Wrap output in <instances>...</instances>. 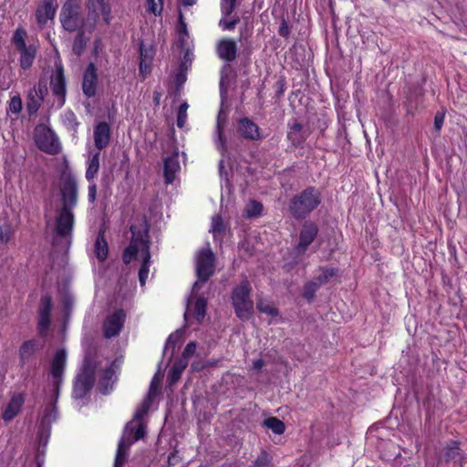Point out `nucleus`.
Returning <instances> with one entry per match:
<instances>
[{
    "label": "nucleus",
    "mask_w": 467,
    "mask_h": 467,
    "mask_svg": "<svg viewBox=\"0 0 467 467\" xmlns=\"http://www.w3.org/2000/svg\"><path fill=\"white\" fill-rule=\"evenodd\" d=\"M24 402L25 399L22 393L14 394L3 412V420L5 421L12 420L19 413Z\"/></svg>",
    "instance_id": "cd10ccee"
},
{
    "label": "nucleus",
    "mask_w": 467,
    "mask_h": 467,
    "mask_svg": "<svg viewBox=\"0 0 467 467\" xmlns=\"http://www.w3.org/2000/svg\"><path fill=\"white\" fill-rule=\"evenodd\" d=\"M184 333L183 328L177 329L175 332L171 333L168 339H170V342H174L175 344L182 340V335Z\"/></svg>",
    "instance_id": "680f3d73"
},
{
    "label": "nucleus",
    "mask_w": 467,
    "mask_h": 467,
    "mask_svg": "<svg viewBox=\"0 0 467 467\" xmlns=\"http://www.w3.org/2000/svg\"><path fill=\"white\" fill-rule=\"evenodd\" d=\"M140 65L139 71L142 78L145 79L150 72L151 64L155 56V49L150 46L146 47L143 41L139 44Z\"/></svg>",
    "instance_id": "b1692460"
},
{
    "label": "nucleus",
    "mask_w": 467,
    "mask_h": 467,
    "mask_svg": "<svg viewBox=\"0 0 467 467\" xmlns=\"http://www.w3.org/2000/svg\"><path fill=\"white\" fill-rule=\"evenodd\" d=\"M286 88V83L285 78H280L275 83V98L280 99L283 97Z\"/></svg>",
    "instance_id": "13d9d810"
},
{
    "label": "nucleus",
    "mask_w": 467,
    "mask_h": 467,
    "mask_svg": "<svg viewBox=\"0 0 467 467\" xmlns=\"http://www.w3.org/2000/svg\"><path fill=\"white\" fill-rule=\"evenodd\" d=\"M216 53L222 60L233 62L236 58L237 45L232 38H222L216 45Z\"/></svg>",
    "instance_id": "a878e982"
},
{
    "label": "nucleus",
    "mask_w": 467,
    "mask_h": 467,
    "mask_svg": "<svg viewBox=\"0 0 467 467\" xmlns=\"http://www.w3.org/2000/svg\"><path fill=\"white\" fill-rule=\"evenodd\" d=\"M240 19L239 17H234V19L232 20H220V23H219V26L223 29V30H229V31H232L235 28L236 25L239 23Z\"/></svg>",
    "instance_id": "864d4df0"
},
{
    "label": "nucleus",
    "mask_w": 467,
    "mask_h": 467,
    "mask_svg": "<svg viewBox=\"0 0 467 467\" xmlns=\"http://www.w3.org/2000/svg\"><path fill=\"white\" fill-rule=\"evenodd\" d=\"M189 361L185 358H178L168 374L169 386L176 384L182 377L183 370L187 368Z\"/></svg>",
    "instance_id": "473e14b6"
},
{
    "label": "nucleus",
    "mask_w": 467,
    "mask_h": 467,
    "mask_svg": "<svg viewBox=\"0 0 467 467\" xmlns=\"http://www.w3.org/2000/svg\"><path fill=\"white\" fill-rule=\"evenodd\" d=\"M211 232L213 234L214 237L216 234H220L225 232V225L220 214L213 217Z\"/></svg>",
    "instance_id": "c03bdc74"
},
{
    "label": "nucleus",
    "mask_w": 467,
    "mask_h": 467,
    "mask_svg": "<svg viewBox=\"0 0 467 467\" xmlns=\"http://www.w3.org/2000/svg\"><path fill=\"white\" fill-rule=\"evenodd\" d=\"M187 109H188V104L186 102H183L180 105L179 109H178V113H177V126L179 128H182L186 122V119H187Z\"/></svg>",
    "instance_id": "09e8293b"
},
{
    "label": "nucleus",
    "mask_w": 467,
    "mask_h": 467,
    "mask_svg": "<svg viewBox=\"0 0 467 467\" xmlns=\"http://www.w3.org/2000/svg\"><path fill=\"white\" fill-rule=\"evenodd\" d=\"M26 30L19 26L15 30L11 40L20 53L19 65L24 70L29 69L33 66L37 53V47L35 45H26Z\"/></svg>",
    "instance_id": "0eeeda50"
},
{
    "label": "nucleus",
    "mask_w": 467,
    "mask_h": 467,
    "mask_svg": "<svg viewBox=\"0 0 467 467\" xmlns=\"http://www.w3.org/2000/svg\"><path fill=\"white\" fill-rule=\"evenodd\" d=\"M147 11L155 16H160L163 8V0H148Z\"/></svg>",
    "instance_id": "de8ad7c7"
},
{
    "label": "nucleus",
    "mask_w": 467,
    "mask_h": 467,
    "mask_svg": "<svg viewBox=\"0 0 467 467\" xmlns=\"http://www.w3.org/2000/svg\"><path fill=\"white\" fill-rule=\"evenodd\" d=\"M98 68L93 62L88 63L83 73L82 91L87 98H93L97 93Z\"/></svg>",
    "instance_id": "aec40b11"
},
{
    "label": "nucleus",
    "mask_w": 467,
    "mask_h": 467,
    "mask_svg": "<svg viewBox=\"0 0 467 467\" xmlns=\"http://www.w3.org/2000/svg\"><path fill=\"white\" fill-rule=\"evenodd\" d=\"M160 383H161V379H158V373H157V374H155V376L151 379V382H150L148 393H151V394L156 395L157 394V389H158V388L160 386Z\"/></svg>",
    "instance_id": "052dcab7"
},
{
    "label": "nucleus",
    "mask_w": 467,
    "mask_h": 467,
    "mask_svg": "<svg viewBox=\"0 0 467 467\" xmlns=\"http://www.w3.org/2000/svg\"><path fill=\"white\" fill-rule=\"evenodd\" d=\"M99 150L94 153L91 158L89 159L88 168L86 170V179L88 182H91L94 181V178L96 177L99 169Z\"/></svg>",
    "instance_id": "c9c22d12"
},
{
    "label": "nucleus",
    "mask_w": 467,
    "mask_h": 467,
    "mask_svg": "<svg viewBox=\"0 0 467 467\" xmlns=\"http://www.w3.org/2000/svg\"><path fill=\"white\" fill-rule=\"evenodd\" d=\"M148 411H149L148 410H146L145 408L140 406L136 410V412L133 416V420H141L144 418V416L148 413Z\"/></svg>",
    "instance_id": "e2e57ef3"
},
{
    "label": "nucleus",
    "mask_w": 467,
    "mask_h": 467,
    "mask_svg": "<svg viewBox=\"0 0 467 467\" xmlns=\"http://www.w3.org/2000/svg\"><path fill=\"white\" fill-rule=\"evenodd\" d=\"M236 132L240 138L245 140L256 141L263 138L258 125L248 117H243L237 120Z\"/></svg>",
    "instance_id": "f3484780"
},
{
    "label": "nucleus",
    "mask_w": 467,
    "mask_h": 467,
    "mask_svg": "<svg viewBox=\"0 0 467 467\" xmlns=\"http://www.w3.org/2000/svg\"><path fill=\"white\" fill-rule=\"evenodd\" d=\"M272 457L265 451H262L257 456L252 467H271Z\"/></svg>",
    "instance_id": "37998d69"
},
{
    "label": "nucleus",
    "mask_w": 467,
    "mask_h": 467,
    "mask_svg": "<svg viewBox=\"0 0 467 467\" xmlns=\"http://www.w3.org/2000/svg\"><path fill=\"white\" fill-rule=\"evenodd\" d=\"M322 203V192L316 186H307L288 202V212L297 221L306 219Z\"/></svg>",
    "instance_id": "f03ea898"
},
{
    "label": "nucleus",
    "mask_w": 467,
    "mask_h": 467,
    "mask_svg": "<svg viewBox=\"0 0 467 467\" xmlns=\"http://www.w3.org/2000/svg\"><path fill=\"white\" fill-rule=\"evenodd\" d=\"M142 262L140 265V267L139 269V281L141 286H143L146 284V280L149 276L150 272V251H147V249H144V253L141 254Z\"/></svg>",
    "instance_id": "f704fd0d"
},
{
    "label": "nucleus",
    "mask_w": 467,
    "mask_h": 467,
    "mask_svg": "<svg viewBox=\"0 0 467 467\" xmlns=\"http://www.w3.org/2000/svg\"><path fill=\"white\" fill-rule=\"evenodd\" d=\"M12 232L8 224L0 225V242L6 244L10 241Z\"/></svg>",
    "instance_id": "3c124183"
},
{
    "label": "nucleus",
    "mask_w": 467,
    "mask_h": 467,
    "mask_svg": "<svg viewBox=\"0 0 467 467\" xmlns=\"http://www.w3.org/2000/svg\"><path fill=\"white\" fill-rule=\"evenodd\" d=\"M180 171L178 155L172 154L163 160V176L166 184H171L176 177V172Z\"/></svg>",
    "instance_id": "c85d7f7f"
},
{
    "label": "nucleus",
    "mask_w": 467,
    "mask_h": 467,
    "mask_svg": "<svg viewBox=\"0 0 467 467\" xmlns=\"http://www.w3.org/2000/svg\"><path fill=\"white\" fill-rule=\"evenodd\" d=\"M36 146L49 155H57L62 151V145L57 133L46 124H38L33 131Z\"/></svg>",
    "instance_id": "423d86ee"
},
{
    "label": "nucleus",
    "mask_w": 467,
    "mask_h": 467,
    "mask_svg": "<svg viewBox=\"0 0 467 467\" xmlns=\"http://www.w3.org/2000/svg\"><path fill=\"white\" fill-rule=\"evenodd\" d=\"M445 119V112L443 111H437L434 116V129L437 132H440Z\"/></svg>",
    "instance_id": "5fc2aeb1"
},
{
    "label": "nucleus",
    "mask_w": 467,
    "mask_h": 467,
    "mask_svg": "<svg viewBox=\"0 0 467 467\" xmlns=\"http://www.w3.org/2000/svg\"><path fill=\"white\" fill-rule=\"evenodd\" d=\"M196 343L194 341L189 342L180 358H185L186 360L189 361V358L194 354L196 351Z\"/></svg>",
    "instance_id": "4d7b16f0"
},
{
    "label": "nucleus",
    "mask_w": 467,
    "mask_h": 467,
    "mask_svg": "<svg viewBox=\"0 0 467 467\" xmlns=\"http://www.w3.org/2000/svg\"><path fill=\"white\" fill-rule=\"evenodd\" d=\"M185 81H186L185 75H183L182 73H179V74L176 75V77H175V83H176L177 86L182 85Z\"/></svg>",
    "instance_id": "774afa93"
},
{
    "label": "nucleus",
    "mask_w": 467,
    "mask_h": 467,
    "mask_svg": "<svg viewBox=\"0 0 467 467\" xmlns=\"http://www.w3.org/2000/svg\"><path fill=\"white\" fill-rule=\"evenodd\" d=\"M50 418L49 416L43 417L38 427V449L37 452L44 454L45 447L47 444L49 435H50Z\"/></svg>",
    "instance_id": "7c9ffc66"
},
{
    "label": "nucleus",
    "mask_w": 467,
    "mask_h": 467,
    "mask_svg": "<svg viewBox=\"0 0 467 467\" xmlns=\"http://www.w3.org/2000/svg\"><path fill=\"white\" fill-rule=\"evenodd\" d=\"M130 232L131 234L130 244L122 253V260L126 265L136 260L140 251V254L144 253V249L150 251V223L145 216L139 223L131 224Z\"/></svg>",
    "instance_id": "20e7f679"
},
{
    "label": "nucleus",
    "mask_w": 467,
    "mask_h": 467,
    "mask_svg": "<svg viewBox=\"0 0 467 467\" xmlns=\"http://www.w3.org/2000/svg\"><path fill=\"white\" fill-rule=\"evenodd\" d=\"M256 307L259 312L267 314L273 317L279 316V310L269 303L264 302L262 299H259L256 303Z\"/></svg>",
    "instance_id": "ea45409f"
},
{
    "label": "nucleus",
    "mask_w": 467,
    "mask_h": 467,
    "mask_svg": "<svg viewBox=\"0 0 467 467\" xmlns=\"http://www.w3.org/2000/svg\"><path fill=\"white\" fill-rule=\"evenodd\" d=\"M196 295L190 294L187 297L184 319L187 320L189 313L192 312V316L198 324H202L206 315L207 300L202 296L197 297Z\"/></svg>",
    "instance_id": "a211bd4d"
},
{
    "label": "nucleus",
    "mask_w": 467,
    "mask_h": 467,
    "mask_svg": "<svg viewBox=\"0 0 467 467\" xmlns=\"http://www.w3.org/2000/svg\"><path fill=\"white\" fill-rule=\"evenodd\" d=\"M126 313L122 308L114 311L104 324V336L107 338L119 334L125 322Z\"/></svg>",
    "instance_id": "412c9836"
},
{
    "label": "nucleus",
    "mask_w": 467,
    "mask_h": 467,
    "mask_svg": "<svg viewBox=\"0 0 467 467\" xmlns=\"http://www.w3.org/2000/svg\"><path fill=\"white\" fill-rule=\"evenodd\" d=\"M74 299L70 294H65V296L62 300L64 312L67 316H68L72 310Z\"/></svg>",
    "instance_id": "6e6d98bb"
},
{
    "label": "nucleus",
    "mask_w": 467,
    "mask_h": 467,
    "mask_svg": "<svg viewBox=\"0 0 467 467\" xmlns=\"http://www.w3.org/2000/svg\"><path fill=\"white\" fill-rule=\"evenodd\" d=\"M63 125L69 131L77 132L79 122L76 114L72 110H67L62 117Z\"/></svg>",
    "instance_id": "4c0bfd02"
},
{
    "label": "nucleus",
    "mask_w": 467,
    "mask_h": 467,
    "mask_svg": "<svg viewBox=\"0 0 467 467\" xmlns=\"http://www.w3.org/2000/svg\"><path fill=\"white\" fill-rule=\"evenodd\" d=\"M105 234V228H100L94 244V254L99 262L106 261L109 255V244Z\"/></svg>",
    "instance_id": "c756f323"
},
{
    "label": "nucleus",
    "mask_w": 467,
    "mask_h": 467,
    "mask_svg": "<svg viewBox=\"0 0 467 467\" xmlns=\"http://www.w3.org/2000/svg\"><path fill=\"white\" fill-rule=\"evenodd\" d=\"M232 303L236 317L243 322L249 320L254 315V301L250 294H232Z\"/></svg>",
    "instance_id": "2eb2a0df"
},
{
    "label": "nucleus",
    "mask_w": 467,
    "mask_h": 467,
    "mask_svg": "<svg viewBox=\"0 0 467 467\" xmlns=\"http://www.w3.org/2000/svg\"><path fill=\"white\" fill-rule=\"evenodd\" d=\"M88 190V202L90 203H93L95 202V200H96V197H97V185L94 182V181L89 182Z\"/></svg>",
    "instance_id": "bf43d9fd"
},
{
    "label": "nucleus",
    "mask_w": 467,
    "mask_h": 467,
    "mask_svg": "<svg viewBox=\"0 0 467 467\" xmlns=\"http://www.w3.org/2000/svg\"><path fill=\"white\" fill-rule=\"evenodd\" d=\"M154 396H155L154 394L148 393V395L145 397V399L143 400L140 406L149 410L152 404Z\"/></svg>",
    "instance_id": "69168bd1"
},
{
    "label": "nucleus",
    "mask_w": 467,
    "mask_h": 467,
    "mask_svg": "<svg viewBox=\"0 0 467 467\" xmlns=\"http://www.w3.org/2000/svg\"><path fill=\"white\" fill-rule=\"evenodd\" d=\"M175 343L174 342H170V339L167 338L166 340V344H165V347H164V350H163V355H165L170 349L171 350V358H173V355H174V352H175Z\"/></svg>",
    "instance_id": "0e129e2a"
},
{
    "label": "nucleus",
    "mask_w": 467,
    "mask_h": 467,
    "mask_svg": "<svg viewBox=\"0 0 467 467\" xmlns=\"http://www.w3.org/2000/svg\"><path fill=\"white\" fill-rule=\"evenodd\" d=\"M23 103L19 94L13 96L8 102V111L13 114H19L22 111Z\"/></svg>",
    "instance_id": "79ce46f5"
},
{
    "label": "nucleus",
    "mask_w": 467,
    "mask_h": 467,
    "mask_svg": "<svg viewBox=\"0 0 467 467\" xmlns=\"http://www.w3.org/2000/svg\"><path fill=\"white\" fill-rule=\"evenodd\" d=\"M113 375H114V370L110 367L107 368L104 370L103 375L99 381V389L102 394L106 395L109 392V388L107 386H104V381L109 382L110 379H112Z\"/></svg>",
    "instance_id": "a19ab883"
},
{
    "label": "nucleus",
    "mask_w": 467,
    "mask_h": 467,
    "mask_svg": "<svg viewBox=\"0 0 467 467\" xmlns=\"http://www.w3.org/2000/svg\"><path fill=\"white\" fill-rule=\"evenodd\" d=\"M88 14L92 18H95L97 24L99 17V13L102 16V19L106 25H109L111 16V6L108 0H88L87 2Z\"/></svg>",
    "instance_id": "6ab92c4d"
},
{
    "label": "nucleus",
    "mask_w": 467,
    "mask_h": 467,
    "mask_svg": "<svg viewBox=\"0 0 467 467\" xmlns=\"http://www.w3.org/2000/svg\"><path fill=\"white\" fill-rule=\"evenodd\" d=\"M52 310V299L49 295L42 296L39 305L38 333L45 337L50 327V313Z\"/></svg>",
    "instance_id": "4be33fe9"
},
{
    "label": "nucleus",
    "mask_w": 467,
    "mask_h": 467,
    "mask_svg": "<svg viewBox=\"0 0 467 467\" xmlns=\"http://www.w3.org/2000/svg\"><path fill=\"white\" fill-rule=\"evenodd\" d=\"M110 141V127L108 122L100 121L94 128V144L99 150L107 148Z\"/></svg>",
    "instance_id": "bb28decb"
},
{
    "label": "nucleus",
    "mask_w": 467,
    "mask_h": 467,
    "mask_svg": "<svg viewBox=\"0 0 467 467\" xmlns=\"http://www.w3.org/2000/svg\"><path fill=\"white\" fill-rule=\"evenodd\" d=\"M42 348L43 344L38 339L32 338L24 341L18 349L19 366L24 368Z\"/></svg>",
    "instance_id": "5701e85b"
},
{
    "label": "nucleus",
    "mask_w": 467,
    "mask_h": 467,
    "mask_svg": "<svg viewBox=\"0 0 467 467\" xmlns=\"http://www.w3.org/2000/svg\"><path fill=\"white\" fill-rule=\"evenodd\" d=\"M67 362V351L65 348L57 349L50 362V376L52 379L51 392L58 399L60 388L63 382V375Z\"/></svg>",
    "instance_id": "9d476101"
},
{
    "label": "nucleus",
    "mask_w": 467,
    "mask_h": 467,
    "mask_svg": "<svg viewBox=\"0 0 467 467\" xmlns=\"http://www.w3.org/2000/svg\"><path fill=\"white\" fill-rule=\"evenodd\" d=\"M59 22L62 29L68 33L94 30L97 25L95 18L83 7L82 0H66L60 9Z\"/></svg>",
    "instance_id": "f257e3e1"
},
{
    "label": "nucleus",
    "mask_w": 467,
    "mask_h": 467,
    "mask_svg": "<svg viewBox=\"0 0 467 467\" xmlns=\"http://www.w3.org/2000/svg\"><path fill=\"white\" fill-rule=\"evenodd\" d=\"M94 30H80L75 31L76 36L72 41V52L77 57H80L86 47L88 42L89 41V37L87 36V34H91Z\"/></svg>",
    "instance_id": "2f4dec72"
},
{
    "label": "nucleus",
    "mask_w": 467,
    "mask_h": 467,
    "mask_svg": "<svg viewBox=\"0 0 467 467\" xmlns=\"http://www.w3.org/2000/svg\"><path fill=\"white\" fill-rule=\"evenodd\" d=\"M214 273V254L210 249L200 252L196 263L197 281L193 284L192 292L201 288L200 284H204Z\"/></svg>",
    "instance_id": "1a4fd4ad"
},
{
    "label": "nucleus",
    "mask_w": 467,
    "mask_h": 467,
    "mask_svg": "<svg viewBox=\"0 0 467 467\" xmlns=\"http://www.w3.org/2000/svg\"><path fill=\"white\" fill-rule=\"evenodd\" d=\"M49 87L58 107H63L66 103L67 82L60 57H57L55 60L54 68L51 70L49 77Z\"/></svg>",
    "instance_id": "6e6552de"
},
{
    "label": "nucleus",
    "mask_w": 467,
    "mask_h": 467,
    "mask_svg": "<svg viewBox=\"0 0 467 467\" xmlns=\"http://www.w3.org/2000/svg\"><path fill=\"white\" fill-rule=\"evenodd\" d=\"M264 206L260 202L252 200L246 206L245 215L248 218H254L261 215Z\"/></svg>",
    "instance_id": "58836bf2"
},
{
    "label": "nucleus",
    "mask_w": 467,
    "mask_h": 467,
    "mask_svg": "<svg viewBox=\"0 0 467 467\" xmlns=\"http://www.w3.org/2000/svg\"><path fill=\"white\" fill-rule=\"evenodd\" d=\"M318 232V226L313 221H306L302 224L299 232L298 243L294 247L297 255H303L306 254L310 244L317 237Z\"/></svg>",
    "instance_id": "9b49d317"
},
{
    "label": "nucleus",
    "mask_w": 467,
    "mask_h": 467,
    "mask_svg": "<svg viewBox=\"0 0 467 467\" xmlns=\"http://www.w3.org/2000/svg\"><path fill=\"white\" fill-rule=\"evenodd\" d=\"M286 140L290 142L291 148L303 149L306 140L310 135L308 129L300 123L296 119H291L287 123Z\"/></svg>",
    "instance_id": "f8f14e48"
},
{
    "label": "nucleus",
    "mask_w": 467,
    "mask_h": 467,
    "mask_svg": "<svg viewBox=\"0 0 467 467\" xmlns=\"http://www.w3.org/2000/svg\"><path fill=\"white\" fill-rule=\"evenodd\" d=\"M51 395H52L53 400L50 403V405L46 408L45 413L43 415V417L49 416L50 425L52 424V422H54L57 420V400H56V397L53 395L52 392H51Z\"/></svg>",
    "instance_id": "49530a36"
},
{
    "label": "nucleus",
    "mask_w": 467,
    "mask_h": 467,
    "mask_svg": "<svg viewBox=\"0 0 467 467\" xmlns=\"http://www.w3.org/2000/svg\"><path fill=\"white\" fill-rule=\"evenodd\" d=\"M44 99L38 96L35 90H29L26 95V111L29 117L35 116L39 110Z\"/></svg>",
    "instance_id": "72a5a7b5"
},
{
    "label": "nucleus",
    "mask_w": 467,
    "mask_h": 467,
    "mask_svg": "<svg viewBox=\"0 0 467 467\" xmlns=\"http://www.w3.org/2000/svg\"><path fill=\"white\" fill-rule=\"evenodd\" d=\"M98 365L97 350L90 347L85 352L81 371L75 378L73 397L76 400L83 399L94 387Z\"/></svg>",
    "instance_id": "7ed1b4c3"
},
{
    "label": "nucleus",
    "mask_w": 467,
    "mask_h": 467,
    "mask_svg": "<svg viewBox=\"0 0 467 467\" xmlns=\"http://www.w3.org/2000/svg\"><path fill=\"white\" fill-rule=\"evenodd\" d=\"M251 286L248 282L243 283L240 287H236L233 292H250Z\"/></svg>",
    "instance_id": "338daca9"
},
{
    "label": "nucleus",
    "mask_w": 467,
    "mask_h": 467,
    "mask_svg": "<svg viewBox=\"0 0 467 467\" xmlns=\"http://www.w3.org/2000/svg\"><path fill=\"white\" fill-rule=\"evenodd\" d=\"M78 183L74 176L68 175L66 177L62 183L61 188V202L62 206L70 210H74L78 204Z\"/></svg>",
    "instance_id": "dca6fc26"
},
{
    "label": "nucleus",
    "mask_w": 467,
    "mask_h": 467,
    "mask_svg": "<svg viewBox=\"0 0 467 467\" xmlns=\"http://www.w3.org/2000/svg\"><path fill=\"white\" fill-rule=\"evenodd\" d=\"M75 224L73 210L61 207L55 220V233L57 236L65 238L72 234Z\"/></svg>",
    "instance_id": "4468645a"
},
{
    "label": "nucleus",
    "mask_w": 467,
    "mask_h": 467,
    "mask_svg": "<svg viewBox=\"0 0 467 467\" xmlns=\"http://www.w3.org/2000/svg\"><path fill=\"white\" fill-rule=\"evenodd\" d=\"M338 269L336 267H319L315 276L305 286V292H316L322 285L337 280Z\"/></svg>",
    "instance_id": "ddd939ff"
},
{
    "label": "nucleus",
    "mask_w": 467,
    "mask_h": 467,
    "mask_svg": "<svg viewBox=\"0 0 467 467\" xmlns=\"http://www.w3.org/2000/svg\"><path fill=\"white\" fill-rule=\"evenodd\" d=\"M57 5L56 0H43L36 10V20L39 26H45L48 20L54 19Z\"/></svg>",
    "instance_id": "393cba45"
},
{
    "label": "nucleus",
    "mask_w": 467,
    "mask_h": 467,
    "mask_svg": "<svg viewBox=\"0 0 467 467\" xmlns=\"http://www.w3.org/2000/svg\"><path fill=\"white\" fill-rule=\"evenodd\" d=\"M30 90H35L36 93V96L45 99V97L47 95V92H48L47 83L44 79H39L37 84L35 85L34 88H31Z\"/></svg>",
    "instance_id": "8fccbe9b"
},
{
    "label": "nucleus",
    "mask_w": 467,
    "mask_h": 467,
    "mask_svg": "<svg viewBox=\"0 0 467 467\" xmlns=\"http://www.w3.org/2000/svg\"><path fill=\"white\" fill-rule=\"evenodd\" d=\"M278 34L282 37L288 39L291 34V27L288 24V22L284 18L282 19L279 28H278Z\"/></svg>",
    "instance_id": "603ef678"
},
{
    "label": "nucleus",
    "mask_w": 467,
    "mask_h": 467,
    "mask_svg": "<svg viewBox=\"0 0 467 467\" xmlns=\"http://www.w3.org/2000/svg\"><path fill=\"white\" fill-rule=\"evenodd\" d=\"M262 426L270 429L275 434H283L285 431V422L276 417H269L264 420Z\"/></svg>",
    "instance_id": "e433bc0d"
},
{
    "label": "nucleus",
    "mask_w": 467,
    "mask_h": 467,
    "mask_svg": "<svg viewBox=\"0 0 467 467\" xmlns=\"http://www.w3.org/2000/svg\"><path fill=\"white\" fill-rule=\"evenodd\" d=\"M236 2L237 0H221L222 14L225 16H231L236 8Z\"/></svg>",
    "instance_id": "a18cd8bd"
},
{
    "label": "nucleus",
    "mask_w": 467,
    "mask_h": 467,
    "mask_svg": "<svg viewBox=\"0 0 467 467\" xmlns=\"http://www.w3.org/2000/svg\"><path fill=\"white\" fill-rule=\"evenodd\" d=\"M146 435V426L140 423L135 427L132 421H129L123 431V435L119 441L116 452L114 467H123L128 460V451L130 447L137 441L143 439Z\"/></svg>",
    "instance_id": "39448f33"
}]
</instances>
